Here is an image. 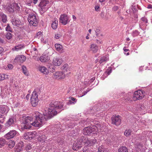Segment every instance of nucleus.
I'll list each match as a JSON object with an SVG mask.
<instances>
[{
	"mask_svg": "<svg viewBox=\"0 0 152 152\" xmlns=\"http://www.w3.org/2000/svg\"><path fill=\"white\" fill-rule=\"evenodd\" d=\"M64 104L59 101H52L49 104L48 110H44L43 115L38 112H36L33 118L30 116L21 117V126L23 129H29L33 126L36 127L42 126L44 119H50L61 112L64 109Z\"/></svg>",
	"mask_w": 152,
	"mask_h": 152,
	"instance_id": "1",
	"label": "nucleus"
},
{
	"mask_svg": "<svg viewBox=\"0 0 152 152\" xmlns=\"http://www.w3.org/2000/svg\"><path fill=\"white\" fill-rule=\"evenodd\" d=\"M64 104L59 101H52L49 104L48 110H44L43 115L38 112H36L33 118L30 116L21 117V126L23 129H29L33 126L36 127L42 126L44 119H50L61 112L64 109Z\"/></svg>",
	"mask_w": 152,
	"mask_h": 152,
	"instance_id": "2",
	"label": "nucleus"
},
{
	"mask_svg": "<svg viewBox=\"0 0 152 152\" xmlns=\"http://www.w3.org/2000/svg\"><path fill=\"white\" fill-rule=\"evenodd\" d=\"M25 12L26 14H28V20L30 24L34 26H37L39 20L36 13L31 10L28 9H26Z\"/></svg>",
	"mask_w": 152,
	"mask_h": 152,
	"instance_id": "3",
	"label": "nucleus"
},
{
	"mask_svg": "<svg viewBox=\"0 0 152 152\" xmlns=\"http://www.w3.org/2000/svg\"><path fill=\"white\" fill-rule=\"evenodd\" d=\"M40 4L39 6L40 7L39 10L41 14H43L48 9V7L47 4L48 3L49 1L48 0H40Z\"/></svg>",
	"mask_w": 152,
	"mask_h": 152,
	"instance_id": "4",
	"label": "nucleus"
},
{
	"mask_svg": "<svg viewBox=\"0 0 152 152\" xmlns=\"http://www.w3.org/2000/svg\"><path fill=\"white\" fill-rule=\"evenodd\" d=\"M145 92L144 91L141 90H138L134 92L132 99L134 101L137 99H142L145 96Z\"/></svg>",
	"mask_w": 152,
	"mask_h": 152,
	"instance_id": "5",
	"label": "nucleus"
},
{
	"mask_svg": "<svg viewBox=\"0 0 152 152\" xmlns=\"http://www.w3.org/2000/svg\"><path fill=\"white\" fill-rule=\"evenodd\" d=\"M97 132L95 128H93L90 126L85 127L83 130V134L86 135H92L96 134Z\"/></svg>",
	"mask_w": 152,
	"mask_h": 152,
	"instance_id": "6",
	"label": "nucleus"
},
{
	"mask_svg": "<svg viewBox=\"0 0 152 152\" xmlns=\"http://www.w3.org/2000/svg\"><path fill=\"white\" fill-rule=\"evenodd\" d=\"M30 100L31 104L33 107H35L37 105L39 100L38 95L36 91L32 92Z\"/></svg>",
	"mask_w": 152,
	"mask_h": 152,
	"instance_id": "7",
	"label": "nucleus"
},
{
	"mask_svg": "<svg viewBox=\"0 0 152 152\" xmlns=\"http://www.w3.org/2000/svg\"><path fill=\"white\" fill-rule=\"evenodd\" d=\"M16 118L15 116H12L9 118L5 124V127L8 128L10 127L13 126L16 123Z\"/></svg>",
	"mask_w": 152,
	"mask_h": 152,
	"instance_id": "8",
	"label": "nucleus"
},
{
	"mask_svg": "<svg viewBox=\"0 0 152 152\" xmlns=\"http://www.w3.org/2000/svg\"><path fill=\"white\" fill-rule=\"evenodd\" d=\"M54 77L58 79H64L66 76H68L67 73H65L62 72H57L53 74Z\"/></svg>",
	"mask_w": 152,
	"mask_h": 152,
	"instance_id": "9",
	"label": "nucleus"
},
{
	"mask_svg": "<svg viewBox=\"0 0 152 152\" xmlns=\"http://www.w3.org/2000/svg\"><path fill=\"white\" fill-rule=\"evenodd\" d=\"M112 123L116 126L120 125L121 122V117L119 115L113 116L111 118Z\"/></svg>",
	"mask_w": 152,
	"mask_h": 152,
	"instance_id": "10",
	"label": "nucleus"
},
{
	"mask_svg": "<svg viewBox=\"0 0 152 152\" xmlns=\"http://www.w3.org/2000/svg\"><path fill=\"white\" fill-rule=\"evenodd\" d=\"M69 22V17L66 15H61L60 18L59 22L63 25H66Z\"/></svg>",
	"mask_w": 152,
	"mask_h": 152,
	"instance_id": "11",
	"label": "nucleus"
},
{
	"mask_svg": "<svg viewBox=\"0 0 152 152\" xmlns=\"http://www.w3.org/2000/svg\"><path fill=\"white\" fill-rule=\"evenodd\" d=\"M18 133V132L16 130H13L6 134L4 135V137L7 139H10L15 137Z\"/></svg>",
	"mask_w": 152,
	"mask_h": 152,
	"instance_id": "12",
	"label": "nucleus"
},
{
	"mask_svg": "<svg viewBox=\"0 0 152 152\" xmlns=\"http://www.w3.org/2000/svg\"><path fill=\"white\" fill-rule=\"evenodd\" d=\"M9 107L5 105H0V114L6 115L9 111Z\"/></svg>",
	"mask_w": 152,
	"mask_h": 152,
	"instance_id": "13",
	"label": "nucleus"
},
{
	"mask_svg": "<svg viewBox=\"0 0 152 152\" xmlns=\"http://www.w3.org/2000/svg\"><path fill=\"white\" fill-rule=\"evenodd\" d=\"M38 70L41 73L45 75H47L49 73V70L45 66L39 65L38 66Z\"/></svg>",
	"mask_w": 152,
	"mask_h": 152,
	"instance_id": "14",
	"label": "nucleus"
},
{
	"mask_svg": "<svg viewBox=\"0 0 152 152\" xmlns=\"http://www.w3.org/2000/svg\"><path fill=\"white\" fill-rule=\"evenodd\" d=\"M63 60L61 59L54 57L53 59V64L54 66H60Z\"/></svg>",
	"mask_w": 152,
	"mask_h": 152,
	"instance_id": "15",
	"label": "nucleus"
},
{
	"mask_svg": "<svg viewBox=\"0 0 152 152\" xmlns=\"http://www.w3.org/2000/svg\"><path fill=\"white\" fill-rule=\"evenodd\" d=\"M23 142L19 143L17 144L15 147V152H21L23 151Z\"/></svg>",
	"mask_w": 152,
	"mask_h": 152,
	"instance_id": "16",
	"label": "nucleus"
},
{
	"mask_svg": "<svg viewBox=\"0 0 152 152\" xmlns=\"http://www.w3.org/2000/svg\"><path fill=\"white\" fill-rule=\"evenodd\" d=\"M33 133L31 132H28L25 133L23 135V138L26 140H30L34 137Z\"/></svg>",
	"mask_w": 152,
	"mask_h": 152,
	"instance_id": "17",
	"label": "nucleus"
},
{
	"mask_svg": "<svg viewBox=\"0 0 152 152\" xmlns=\"http://www.w3.org/2000/svg\"><path fill=\"white\" fill-rule=\"evenodd\" d=\"M39 59L41 62L45 63L48 61L50 58L47 55H43L40 56Z\"/></svg>",
	"mask_w": 152,
	"mask_h": 152,
	"instance_id": "18",
	"label": "nucleus"
},
{
	"mask_svg": "<svg viewBox=\"0 0 152 152\" xmlns=\"http://www.w3.org/2000/svg\"><path fill=\"white\" fill-rule=\"evenodd\" d=\"M26 59V57L23 56H18L16 57L14 59V61L15 62L17 61L20 62L21 61H24Z\"/></svg>",
	"mask_w": 152,
	"mask_h": 152,
	"instance_id": "19",
	"label": "nucleus"
},
{
	"mask_svg": "<svg viewBox=\"0 0 152 152\" xmlns=\"http://www.w3.org/2000/svg\"><path fill=\"white\" fill-rule=\"evenodd\" d=\"M85 144L86 145L91 146L94 145L96 142V140L95 139L87 140H86Z\"/></svg>",
	"mask_w": 152,
	"mask_h": 152,
	"instance_id": "20",
	"label": "nucleus"
},
{
	"mask_svg": "<svg viewBox=\"0 0 152 152\" xmlns=\"http://www.w3.org/2000/svg\"><path fill=\"white\" fill-rule=\"evenodd\" d=\"M98 50V46L95 44H93L91 45L90 50L94 53H96Z\"/></svg>",
	"mask_w": 152,
	"mask_h": 152,
	"instance_id": "21",
	"label": "nucleus"
},
{
	"mask_svg": "<svg viewBox=\"0 0 152 152\" xmlns=\"http://www.w3.org/2000/svg\"><path fill=\"white\" fill-rule=\"evenodd\" d=\"M7 21V16L3 13L1 12H0V21L5 23Z\"/></svg>",
	"mask_w": 152,
	"mask_h": 152,
	"instance_id": "22",
	"label": "nucleus"
},
{
	"mask_svg": "<svg viewBox=\"0 0 152 152\" xmlns=\"http://www.w3.org/2000/svg\"><path fill=\"white\" fill-rule=\"evenodd\" d=\"M108 60L109 57L108 56H103L101 57V58L100 60H99V63L100 64H102V65H103Z\"/></svg>",
	"mask_w": 152,
	"mask_h": 152,
	"instance_id": "23",
	"label": "nucleus"
},
{
	"mask_svg": "<svg viewBox=\"0 0 152 152\" xmlns=\"http://www.w3.org/2000/svg\"><path fill=\"white\" fill-rule=\"evenodd\" d=\"M24 48V46L23 44H19L15 46L14 48L12 49L13 51H18L21 50Z\"/></svg>",
	"mask_w": 152,
	"mask_h": 152,
	"instance_id": "24",
	"label": "nucleus"
},
{
	"mask_svg": "<svg viewBox=\"0 0 152 152\" xmlns=\"http://www.w3.org/2000/svg\"><path fill=\"white\" fill-rule=\"evenodd\" d=\"M55 47L57 50L60 52H62L63 51V47L62 45L59 44L55 45Z\"/></svg>",
	"mask_w": 152,
	"mask_h": 152,
	"instance_id": "25",
	"label": "nucleus"
},
{
	"mask_svg": "<svg viewBox=\"0 0 152 152\" xmlns=\"http://www.w3.org/2000/svg\"><path fill=\"white\" fill-rule=\"evenodd\" d=\"M12 24L14 26H17L21 24V22L18 19L14 18L11 21Z\"/></svg>",
	"mask_w": 152,
	"mask_h": 152,
	"instance_id": "26",
	"label": "nucleus"
},
{
	"mask_svg": "<svg viewBox=\"0 0 152 152\" xmlns=\"http://www.w3.org/2000/svg\"><path fill=\"white\" fill-rule=\"evenodd\" d=\"M63 71L65 73H67L68 75H69L70 73V72L69 71V69L68 68V65L66 64H64L63 66Z\"/></svg>",
	"mask_w": 152,
	"mask_h": 152,
	"instance_id": "27",
	"label": "nucleus"
},
{
	"mask_svg": "<svg viewBox=\"0 0 152 152\" xmlns=\"http://www.w3.org/2000/svg\"><path fill=\"white\" fill-rule=\"evenodd\" d=\"M58 21L57 19H55L54 21H53L51 24V27L53 29H55L57 27Z\"/></svg>",
	"mask_w": 152,
	"mask_h": 152,
	"instance_id": "28",
	"label": "nucleus"
},
{
	"mask_svg": "<svg viewBox=\"0 0 152 152\" xmlns=\"http://www.w3.org/2000/svg\"><path fill=\"white\" fill-rule=\"evenodd\" d=\"M140 24L142 25H146V23L148 22V20L146 18L143 17L141 18V20L140 21Z\"/></svg>",
	"mask_w": 152,
	"mask_h": 152,
	"instance_id": "29",
	"label": "nucleus"
},
{
	"mask_svg": "<svg viewBox=\"0 0 152 152\" xmlns=\"http://www.w3.org/2000/svg\"><path fill=\"white\" fill-rule=\"evenodd\" d=\"M84 138L83 137H81L78 138L77 139V142L80 145H81L83 143H85V142H86V141L83 140Z\"/></svg>",
	"mask_w": 152,
	"mask_h": 152,
	"instance_id": "30",
	"label": "nucleus"
},
{
	"mask_svg": "<svg viewBox=\"0 0 152 152\" xmlns=\"http://www.w3.org/2000/svg\"><path fill=\"white\" fill-rule=\"evenodd\" d=\"M6 11L12 13L14 11V9L12 7L11 5H10L7 6L5 8Z\"/></svg>",
	"mask_w": 152,
	"mask_h": 152,
	"instance_id": "31",
	"label": "nucleus"
},
{
	"mask_svg": "<svg viewBox=\"0 0 152 152\" xmlns=\"http://www.w3.org/2000/svg\"><path fill=\"white\" fill-rule=\"evenodd\" d=\"M7 144L8 145V147L10 148H11L14 146L15 143L14 141L10 140L7 143Z\"/></svg>",
	"mask_w": 152,
	"mask_h": 152,
	"instance_id": "32",
	"label": "nucleus"
},
{
	"mask_svg": "<svg viewBox=\"0 0 152 152\" xmlns=\"http://www.w3.org/2000/svg\"><path fill=\"white\" fill-rule=\"evenodd\" d=\"M81 147V145L78 144L77 142H76L73 144L72 148L73 150L76 151Z\"/></svg>",
	"mask_w": 152,
	"mask_h": 152,
	"instance_id": "33",
	"label": "nucleus"
},
{
	"mask_svg": "<svg viewBox=\"0 0 152 152\" xmlns=\"http://www.w3.org/2000/svg\"><path fill=\"white\" fill-rule=\"evenodd\" d=\"M6 143V141L4 139L2 138H0V148L4 146Z\"/></svg>",
	"mask_w": 152,
	"mask_h": 152,
	"instance_id": "34",
	"label": "nucleus"
},
{
	"mask_svg": "<svg viewBox=\"0 0 152 152\" xmlns=\"http://www.w3.org/2000/svg\"><path fill=\"white\" fill-rule=\"evenodd\" d=\"M118 152H128V149L125 146H122L119 148Z\"/></svg>",
	"mask_w": 152,
	"mask_h": 152,
	"instance_id": "35",
	"label": "nucleus"
},
{
	"mask_svg": "<svg viewBox=\"0 0 152 152\" xmlns=\"http://www.w3.org/2000/svg\"><path fill=\"white\" fill-rule=\"evenodd\" d=\"M13 6L14 7L13 8L14 9V11L18 12L19 11L20 7L17 3H14Z\"/></svg>",
	"mask_w": 152,
	"mask_h": 152,
	"instance_id": "36",
	"label": "nucleus"
},
{
	"mask_svg": "<svg viewBox=\"0 0 152 152\" xmlns=\"http://www.w3.org/2000/svg\"><path fill=\"white\" fill-rule=\"evenodd\" d=\"M8 78V75L5 74H0V80H3Z\"/></svg>",
	"mask_w": 152,
	"mask_h": 152,
	"instance_id": "37",
	"label": "nucleus"
},
{
	"mask_svg": "<svg viewBox=\"0 0 152 152\" xmlns=\"http://www.w3.org/2000/svg\"><path fill=\"white\" fill-rule=\"evenodd\" d=\"M22 69L23 73L26 75H28V72L27 71L26 67L25 66H23L22 67Z\"/></svg>",
	"mask_w": 152,
	"mask_h": 152,
	"instance_id": "38",
	"label": "nucleus"
},
{
	"mask_svg": "<svg viewBox=\"0 0 152 152\" xmlns=\"http://www.w3.org/2000/svg\"><path fill=\"white\" fill-rule=\"evenodd\" d=\"M62 34L60 32L56 33L54 36V38L56 39H59L62 37Z\"/></svg>",
	"mask_w": 152,
	"mask_h": 152,
	"instance_id": "39",
	"label": "nucleus"
},
{
	"mask_svg": "<svg viewBox=\"0 0 152 152\" xmlns=\"http://www.w3.org/2000/svg\"><path fill=\"white\" fill-rule=\"evenodd\" d=\"M46 139V138L45 136L42 135L39 137L38 140L40 142H45Z\"/></svg>",
	"mask_w": 152,
	"mask_h": 152,
	"instance_id": "40",
	"label": "nucleus"
},
{
	"mask_svg": "<svg viewBox=\"0 0 152 152\" xmlns=\"http://www.w3.org/2000/svg\"><path fill=\"white\" fill-rule=\"evenodd\" d=\"M95 78L93 77L88 82V83H87L86 81L84 83L85 85H86V86H88L89 85V84L93 82Z\"/></svg>",
	"mask_w": 152,
	"mask_h": 152,
	"instance_id": "41",
	"label": "nucleus"
},
{
	"mask_svg": "<svg viewBox=\"0 0 152 152\" xmlns=\"http://www.w3.org/2000/svg\"><path fill=\"white\" fill-rule=\"evenodd\" d=\"M42 34L40 31L38 32L35 36V38L39 39L41 37H42Z\"/></svg>",
	"mask_w": 152,
	"mask_h": 152,
	"instance_id": "42",
	"label": "nucleus"
},
{
	"mask_svg": "<svg viewBox=\"0 0 152 152\" xmlns=\"http://www.w3.org/2000/svg\"><path fill=\"white\" fill-rule=\"evenodd\" d=\"M131 131L130 130H126L125 131L124 134L126 136H128L131 134Z\"/></svg>",
	"mask_w": 152,
	"mask_h": 152,
	"instance_id": "43",
	"label": "nucleus"
},
{
	"mask_svg": "<svg viewBox=\"0 0 152 152\" xmlns=\"http://www.w3.org/2000/svg\"><path fill=\"white\" fill-rule=\"evenodd\" d=\"M6 37L8 39H10L12 37L11 33L9 32L7 33L6 34Z\"/></svg>",
	"mask_w": 152,
	"mask_h": 152,
	"instance_id": "44",
	"label": "nucleus"
},
{
	"mask_svg": "<svg viewBox=\"0 0 152 152\" xmlns=\"http://www.w3.org/2000/svg\"><path fill=\"white\" fill-rule=\"evenodd\" d=\"M32 145L30 144H27L25 147V150L26 151L31 149L32 148Z\"/></svg>",
	"mask_w": 152,
	"mask_h": 152,
	"instance_id": "45",
	"label": "nucleus"
},
{
	"mask_svg": "<svg viewBox=\"0 0 152 152\" xmlns=\"http://www.w3.org/2000/svg\"><path fill=\"white\" fill-rule=\"evenodd\" d=\"M139 34V32L137 30H135L133 31L132 35L133 37H134L138 35Z\"/></svg>",
	"mask_w": 152,
	"mask_h": 152,
	"instance_id": "46",
	"label": "nucleus"
},
{
	"mask_svg": "<svg viewBox=\"0 0 152 152\" xmlns=\"http://www.w3.org/2000/svg\"><path fill=\"white\" fill-rule=\"evenodd\" d=\"M41 41L42 43H43L45 44L47 43L48 42V39H45L43 37H42L41 38Z\"/></svg>",
	"mask_w": 152,
	"mask_h": 152,
	"instance_id": "47",
	"label": "nucleus"
},
{
	"mask_svg": "<svg viewBox=\"0 0 152 152\" xmlns=\"http://www.w3.org/2000/svg\"><path fill=\"white\" fill-rule=\"evenodd\" d=\"M112 71V69L111 68H109L105 72V74H107L109 75L111 73Z\"/></svg>",
	"mask_w": 152,
	"mask_h": 152,
	"instance_id": "48",
	"label": "nucleus"
},
{
	"mask_svg": "<svg viewBox=\"0 0 152 152\" xmlns=\"http://www.w3.org/2000/svg\"><path fill=\"white\" fill-rule=\"evenodd\" d=\"M6 30L7 31H12V29L10 26L8 25L7 27L6 28Z\"/></svg>",
	"mask_w": 152,
	"mask_h": 152,
	"instance_id": "49",
	"label": "nucleus"
},
{
	"mask_svg": "<svg viewBox=\"0 0 152 152\" xmlns=\"http://www.w3.org/2000/svg\"><path fill=\"white\" fill-rule=\"evenodd\" d=\"M69 100H71L72 102H75V103L76 102L77 100L75 98H74L73 97H70L69 98Z\"/></svg>",
	"mask_w": 152,
	"mask_h": 152,
	"instance_id": "50",
	"label": "nucleus"
},
{
	"mask_svg": "<svg viewBox=\"0 0 152 152\" xmlns=\"http://www.w3.org/2000/svg\"><path fill=\"white\" fill-rule=\"evenodd\" d=\"M89 91V90H87L86 91H84L83 92L82 95L79 96V97H81L84 96V95H86L88 91Z\"/></svg>",
	"mask_w": 152,
	"mask_h": 152,
	"instance_id": "51",
	"label": "nucleus"
},
{
	"mask_svg": "<svg viewBox=\"0 0 152 152\" xmlns=\"http://www.w3.org/2000/svg\"><path fill=\"white\" fill-rule=\"evenodd\" d=\"M108 75L107 74H105V72L103 74L102 76V77L101 78L102 79L104 80L105 78L107 77Z\"/></svg>",
	"mask_w": 152,
	"mask_h": 152,
	"instance_id": "52",
	"label": "nucleus"
},
{
	"mask_svg": "<svg viewBox=\"0 0 152 152\" xmlns=\"http://www.w3.org/2000/svg\"><path fill=\"white\" fill-rule=\"evenodd\" d=\"M75 104V102H73L71 100H69L68 102L67 103L68 105H70L72 104Z\"/></svg>",
	"mask_w": 152,
	"mask_h": 152,
	"instance_id": "53",
	"label": "nucleus"
},
{
	"mask_svg": "<svg viewBox=\"0 0 152 152\" xmlns=\"http://www.w3.org/2000/svg\"><path fill=\"white\" fill-rule=\"evenodd\" d=\"M1 119L0 120V123L1 124H3L4 122L5 119V117H4L1 118Z\"/></svg>",
	"mask_w": 152,
	"mask_h": 152,
	"instance_id": "54",
	"label": "nucleus"
},
{
	"mask_svg": "<svg viewBox=\"0 0 152 152\" xmlns=\"http://www.w3.org/2000/svg\"><path fill=\"white\" fill-rule=\"evenodd\" d=\"M96 35L98 36L100 33V30L99 29H96L95 31Z\"/></svg>",
	"mask_w": 152,
	"mask_h": 152,
	"instance_id": "55",
	"label": "nucleus"
},
{
	"mask_svg": "<svg viewBox=\"0 0 152 152\" xmlns=\"http://www.w3.org/2000/svg\"><path fill=\"white\" fill-rule=\"evenodd\" d=\"M118 8V7L117 6H115L113 8V9L114 11H115L117 10Z\"/></svg>",
	"mask_w": 152,
	"mask_h": 152,
	"instance_id": "56",
	"label": "nucleus"
},
{
	"mask_svg": "<svg viewBox=\"0 0 152 152\" xmlns=\"http://www.w3.org/2000/svg\"><path fill=\"white\" fill-rule=\"evenodd\" d=\"M7 66L9 69H12L13 68V66L12 64H8Z\"/></svg>",
	"mask_w": 152,
	"mask_h": 152,
	"instance_id": "57",
	"label": "nucleus"
},
{
	"mask_svg": "<svg viewBox=\"0 0 152 152\" xmlns=\"http://www.w3.org/2000/svg\"><path fill=\"white\" fill-rule=\"evenodd\" d=\"M20 103L19 102H17L15 103L14 105V107H17L19 106Z\"/></svg>",
	"mask_w": 152,
	"mask_h": 152,
	"instance_id": "58",
	"label": "nucleus"
},
{
	"mask_svg": "<svg viewBox=\"0 0 152 152\" xmlns=\"http://www.w3.org/2000/svg\"><path fill=\"white\" fill-rule=\"evenodd\" d=\"M4 43V41L3 39L1 38H0V43Z\"/></svg>",
	"mask_w": 152,
	"mask_h": 152,
	"instance_id": "59",
	"label": "nucleus"
},
{
	"mask_svg": "<svg viewBox=\"0 0 152 152\" xmlns=\"http://www.w3.org/2000/svg\"><path fill=\"white\" fill-rule=\"evenodd\" d=\"M99 8V7L98 6H96L95 7V10L96 11H98V9Z\"/></svg>",
	"mask_w": 152,
	"mask_h": 152,
	"instance_id": "60",
	"label": "nucleus"
},
{
	"mask_svg": "<svg viewBox=\"0 0 152 152\" xmlns=\"http://www.w3.org/2000/svg\"><path fill=\"white\" fill-rule=\"evenodd\" d=\"M98 152H104L103 150H102L100 148H98Z\"/></svg>",
	"mask_w": 152,
	"mask_h": 152,
	"instance_id": "61",
	"label": "nucleus"
},
{
	"mask_svg": "<svg viewBox=\"0 0 152 152\" xmlns=\"http://www.w3.org/2000/svg\"><path fill=\"white\" fill-rule=\"evenodd\" d=\"M3 51V49L0 46V54Z\"/></svg>",
	"mask_w": 152,
	"mask_h": 152,
	"instance_id": "62",
	"label": "nucleus"
},
{
	"mask_svg": "<svg viewBox=\"0 0 152 152\" xmlns=\"http://www.w3.org/2000/svg\"><path fill=\"white\" fill-rule=\"evenodd\" d=\"M29 96H30V94H27L26 96V99H27L28 100V99L29 98Z\"/></svg>",
	"mask_w": 152,
	"mask_h": 152,
	"instance_id": "63",
	"label": "nucleus"
},
{
	"mask_svg": "<svg viewBox=\"0 0 152 152\" xmlns=\"http://www.w3.org/2000/svg\"><path fill=\"white\" fill-rule=\"evenodd\" d=\"M147 8L148 9L152 8V5L150 4L148 6Z\"/></svg>",
	"mask_w": 152,
	"mask_h": 152,
	"instance_id": "64",
	"label": "nucleus"
}]
</instances>
